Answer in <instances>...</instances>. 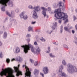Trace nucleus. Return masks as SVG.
<instances>
[{
	"mask_svg": "<svg viewBox=\"0 0 77 77\" xmlns=\"http://www.w3.org/2000/svg\"><path fill=\"white\" fill-rule=\"evenodd\" d=\"M34 45L37 46V45H38V43H37V42H34Z\"/></svg>",
	"mask_w": 77,
	"mask_h": 77,
	"instance_id": "f704fd0d",
	"label": "nucleus"
},
{
	"mask_svg": "<svg viewBox=\"0 0 77 77\" xmlns=\"http://www.w3.org/2000/svg\"><path fill=\"white\" fill-rule=\"evenodd\" d=\"M2 42L0 41V46H2Z\"/></svg>",
	"mask_w": 77,
	"mask_h": 77,
	"instance_id": "3c124183",
	"label": "nucleus"
},
{
	"mask_svg": "<svg viewBox=\"0 0 77 77\" xmlns=\"http://www.w3.org/2000/svg\"><path fill=\"white\" fill-rule=\"evenodd\" d=\"M12 1H14V0H11Z\"/></svg>",
	"mask_w": 77,
	"mask_h": 77,
	"instance_id": "052dcab7",
	"label": "nucleus"
},
{
	"mask_svg": "<svg viewBox=\"0 0 77 77\" xmlns=\"http://www.w3.org/2000/svg\"><path fill=\"white\" fill-rule=\"evenodd\" d=\"M49 56L51 57H55V56H54V55H53V54H52V53L50 54H49Z\"/></svg>",
	"mask_w": 77,
	"mask_h": 77,
	"instance_id": "c756f323",
	"label": "nucleus"
},
{
	"mask_svg": "<svg viewBox=\"0 0 77 77\" xmlns=\"http://www.w3.org/2000/svg\"><path fill=\"white\" fill-rule=\"evenodd\" d=\"M6 14L7 15H8L9 17H10L11 18L10 19V21H11V20H12V17H14V13L13 11L11 12V14H10V13L9 12L7 11L6 12Z\"/></svg>",
	"mask_w": 77,
	"mask_h": 77,
	"instance_id": "9d476101",
	"label": "nucleus"
},
{
	"mask_svg": "<svg viewBox=\"0 0 77 77\" xmlns=\"http://www.w3.org/2000/svg\"><path fill=\"white\" fill-rule=\"evenodd\" d=\"M41 9H42V14L43 15H44V18L45 17L47 16V14H46V11H47V8H45L44 7H42L41 8Z\"/></svg>",
	"mask_w": 77,
	"mask_h": 77,
	"instance_id": "6e6552de",
	"label": "nucleus"
},
{
	"mask_svg": "<svg viewBox=\"0 0 77 77\" xmlns=\"http://www.w3.org/2000/svg\"><path fill=\"white\" fill-rule=\"evenodd\" d=\"M30 61L31 62L32 64H33V63H34V61L32 59H30Z\"/></svg>",
	"mask_w": 77,
	"mask_h": 77,
	"instance_id": "473e14b6",
	"label": "nucleus"
},
{
	"mask_svg": "<svg viewBox=\"0 0 77 77\" xmlns=\"http://www.w3.org/2000/svg\"><path fill=\"white\" fill-rule=\"evenodd\" d=\"M0 58H2V57H3V54H2V53H0Z\"/></svg>",
	"mask_w": 77,
	"mask_h": 77,
	"instance_id": "37998d69",
	"label": "nucleus"
},
{
	"mask_svg": "<svg viewBox=\"0 0 77 77\" xmlns=\"http://www.w3.org/2000/svg\"><path fill=\"white\" fill-rule=\"evenodd\" d=\"M16 60L17 61H19V62H21L23 60V59L20 57L17 56L16 58Z\"/></svg>",
	"mask_w": 77,
	"mask_h": 77,
	"instance_id": "6ab92c4d",
	"label": "nucleus"
},
{
	"mask_svg": "<svg viewBox=\"0 0 77 77\" xmlns=\"http://www.w3.org/2000/svg\"><path fill=\"white\" fill-rule=\"evenodd\" d=\"M21 48H23V51L25 54L28 53V51L30 50V48H31L32 52L34 54H41V50L40 49V47L38 46H37L34 48L33 45L29 43L28 45H26L21 46Z\"/></svg>",
	"mask_w": 77,
	"mask_h": 77,
	"instance_id": "f257e3e1",
	"label": "nucleus"
},
{
	"mask_svg": "<svg viewBox=\"0 0 77 77\" xmlns=\"http://www.w3.org/2000/svg\"><path fill=\"white\" fill-rule=\"evenodd\" d=\"M58 75L59 77H68L66 74L64 72H59Z\"/></svg>",
	"mask_w": 77,
	"mask_h": 77,
	"instance_id": "ddd939ff",
	"label": "nucleus"
},
{
	"mask_svg": "<svg viewBox=\"0 0 77 77\" xmlns=\"http://www.w3.org/2000/svg\"><path fill=\"white\" fill-rule=\"evenodd\" d=\"M36 23V21H32L31 22V24H35Z\"/></svg>",
	"mask_w": 77,
	"mask_h": 77,
	"instance_id": "79ce46f5",
	"label": "nucleus"
},
{
	"mask_svg": "<svg viewBox=\"0 0 77 77\" xmlns=\"http://www.w3.org/2000/svg\"><path fill=\"white\" fill-rule=\"evenodd\" d=\"M6 62L7 63H9L10 62V59L9 58H7Z\"/></svg>",
	"mask_w": 77,
	"mask_h": 77,
	"instance_id": "7c9ffc66",
	"label": "nucleus"
},
{
	"mask_svg": "<svg viewBox=\"0 0 77 77\" xmlns=\"http://www.w3.org/2000/svg\"><path fill=\"white\" fill-rule=\"evenodd\" d=\"M63 2H65V0H63Z\"/></svg>",
	"mask_w": 77,
	"mask_h": 77,
	"instance_id": "13d9d810",
	"label": "nucleus"
},
{
	"mask_svg": "<svg viewBox=\"0 0 77 77\" xmlns=\"http://www.w3.org/2000/svg\"><path fill=\"white\" fill-rule=\"evenodd\" d=\"M43 71L45 74H47L48 73V68L45 67L43 68Z\"/></svg>",
	"mask_w": 77,
	"mask_h": 77,
	"instance_id": "9b49d317",
	"label": "nucleus"
},
{
	"mask_svg": "<svg viewBox=\"0 0 77 77\" xmlns=\"http://www.w3.org/2000/svg\"><path fill=\"white\" fill-rule=\"evenodd\" d=\"M72 33H73V34H74V33H75V31H74V30H72Z\"/></svg>",
	"mask_w": 77,
	"mask_h": 77,
	"instance_id": "49530a36",
	"label": "nucleus"
},
{
	"mask_svg": "<svg viewBox=\"0 0 77 77\" xmlns=\"http://www.w3.org/2000/svg\"><path fill=\"white\" fill-rule=\"evenodd\" d=\"M54 19L55 20H57V19L59 20L58 23L60 24L62 23L61 19H63V20H64L68 18L67 14H65L61 12V9L59 8L55 10V14L54 15Z\"/></svg>",
	"mask_w": 77,
	"mask_h": 77,
	"instance_id": "f03ea898",
	"label": "nucleus"
},
{
	"mask_svg": "<svg viewBox=\"0 0 77 77\" xmlns=\"http://www.w3.org/2000/svg\"><path fill=\"white\" fill-rule=\"evenodd\" d=\"M3 37L4 39H6L7 38V32H4Z\"/></svg>",
	"mask_w": 77,
	"mask_h": 77,
	"instance_id": "5701e85b",
	"label": "nucleus"
},
{
	"mask_svg": "<svg viewBox=\"0 0 77 77\" xmlns=\"http://www.w3.org/2000/svg\"><path fill=\"white\" fill-rule=\"evenodd\" d=\"M75 11H76V13H77V9H76Z\"/></svg>",
	"mask_w": 77,
	"mask_h": 77,
	"instance_id": "4d7b16f0",
	"label": "nucleus"
},
{
	"mask_svg": "<svg viewBox=\"0 0 77 77\" xmlns=\"http://www.w3.org/2000/svg\"><path fill=\"white\" fill-rule=\"evenodd\" d=\"M59 5L60 7V6H62L63 10V9L65 8V6H64V3H63V2H59Z\"/></svg>",
	"mask_w": 77,
	"mask_h": 77,
	"instance_id": "2eb2a0df",
	"label": "nucleus"
},
{
	"mask_svg": "<svg viewBox=\"0 0 77 77\" xmlns=\"http://www.w3.org/2000/svg\"><path fill=\"white\" fill-rule=\"evenodd\" d=\"M44 5L45 6H46V7H47L48 6V4L47 3H45L44 4Z\"/></svg>",
	"mask_w": 77,
	"mask_h": 77,
	"instance_id": "2f4dec72",
	"label": "nucleus"
},
{
	"mask_svg": "<svg viewBox=\"0 0 77 77\" xmlns=\"http://www.w3.org/2000/svg\"><path fill=\"white\" fill-rule=\"evenodd\" d=\"M12 20H11L10 22V23L11 24H12Z\"/></svg>",
	"mask_w": 77,
	"mask_h": 77,
	"instance_id": "6e6d98bb",
	"label": "nucleus"
},
{
	"mask_svg": "<svg viewBox=\"0 0 77 77\" xmlns=\"http://www.w3.org/2000/svg\"><path fill=\"white\" fill-rule=\"evenodd\" d=\"M3 33V32L2 31H0V35H2Z\"/></svg>",
	"mask_w": 77,
	"mask_h": 77,
	"instance_id": "603ef678",
	"label": "nucleus"
},
{
	"mask_svg": "<svg viewBox=\"0 0 77 77\" xmlns=\"http://www.w3.org/2000/svg\"><path fill=\"white\" fill-rule=\"evenodd\" d=\"M52 32H53V30H51V31H50L48 30L46 31V32L48 34H51Z\"/></svg>",
	"mask_w": 77,
	"mask_h": 77,
	"instance_id": "a878e982",
	"label": "nucleus"
},
{
	"mask_svg": "<svg viewBox=\"0 0 77 77\" xmlns=\"http://www.w3.org/2000/svg\"><path fill=\"white\" fill-rule=\"evenodd\" d=\"M52 43L53 44H55L56 45H58V43L56 44V42H53Z\"/></svg>",
	"mask_w": 77,
	"mask_h": 77,
	"instance_id": "c03bdc74",
	"label": "nucleus"
},
{
	"mask_svg": "<svg viewBox=\"0 0 77 77\" xmlns=\"http://www.w3.org/2000/svg\"><path fill=\"white\" fill-rule=\"evenodd\" d=\"M48 16H47V18H48Z\"/></svg>",
	"mask_w": 77,
	"mask_h": 77,
	"instance_id": "bf43d9fd",
	"label": "nucleus"
},
{
	"mask_svg": "<svg viewBox=\"0 0 77 77\" xmlns=\"http://www.w3.org/2000/svg\"><path fill=\"white\" fill-rule=\"evenodd\" d=\"M63 69V66L61 65L59 67V69L58 70L59 72H62V69Z\"/></svg>",
	"mask_w": 77,
	"mask_h": 77,
	"instance_id": "f3484780",
	"label": "nucleus"
},
{
	"mask_svg": "<svg viewBox=\"0 0 77 77\" xmlns=\"http://www.w3.org/2000/svg\"><path fill=\"white\" fill-rule=\"evenodd\" d=\"M51 10V8L50 7H48V11H50Z\"/></svg>",
	"mask_w": 77,
	"mask_h": 77,
	"instance_id": "a18cd8bd",
	"label": "nucleus"
},
{
	"mask_svg": "<svg viewBox=\"0 0 77 77\" xmlns=\"http://www.w3.org/2000/svg\"><path fill=\"white\" fill-rule=\"evenodd\" d=\"M40 75H42V77H44V73L41 72H40Z\"/></svg>",
	"mask_w": 77,
	"mask_h": 77,
	"instance_id": "58836bf2",
	"label": "nucleus"
},
{
	"mask_svg": "<svg viewBox=\"0 0 77 77\" xmlns=\"http://www.w3.org/2000/svg\"><path fill=\"white\" fill-rule=\"evenodd\" d=\"M15 12L16 13H18L19 12V10L18 8H16L15 10Z\"/></svg>",
	"mask_w": 77,
	"mask_h": 77,
	"instance_id": "ea45409f",
	"label": "nucleus"
},
{
	"mask_svg": "<svg viewBox=\"0 0 77 77\" xmlns=\"http://www.w3.org/2000/svg\"><path fill=\"white\" fill-rule=\"evenodd\" d=\"M14 21H15V22H16V21L15 20H14Z\"/></svg>",
	"mask_w": 77,
	"mask_h": 77,
	"instance_id": "680f3d73",
	"label": "nucleus"
},
{
	"mask_svg": "<svg viewBox=\"0 0 77 77\" xmlns=\"http://www.w3.org/2000/svg\"><path fill=\"white\" fill-rule=\"evenodd\" d=\"M33 9H34L33 11V12H38L40 11V7L39 6H36L34 7Z\"/></svg>",
	"mask_w": 77,
	"mask_h": 77,
	"instance_id": "f8f14e48",
	"label": "nucleus"
},
{
	"mask_svg": "<svg viewBox=\"0 0 77 77\" xmlns=\"http://www.w3.org/2000/svg\"><path fill=\"white\" fill-rule=\"evenodd\" d=\"M73 17L74 18L73 21H75V20L77 19V18H76V17L74 15H73Z\"/></svg>",
	"mask_w": 77,
	"mask_h": 77,
	"instance_id": "a19ab883",
	"label": "nucleus"
},
{
	"mask_svg": "<svg viewBox=\"0 0 77 77\" xmlns=\"http://www.w3.org/2000/svg\"><path fill=\"white\" fill-rule=\"evenodd\" d=\"M57 5H58L56 3H55L54 4L53 7L54 8H56L57 7Z\"/></svg>",
	"mask_w": 77,
	"mask_h": 77,
	"instance_id": "cd10ccee",
	"label": "nucleus"
},
{
	"mask_svg": "<svg viewBox=\"0 0 77 77\" xmlns=\"http://www.w3.org/2000/svg\"><path fill=\"white\" fill-rule=\"evenodd\" d=\"M53 25L52 26V28L53 30H55V29H57V22H55L53 23Z\"/></svg>",
	"mask_w": 77,
	"mask_h": 77,
	"instance_id": "dca6fc26",
	"label": "nucleus"
},
{
	"mask_svg": "<svg viewBox=\"0 0 77 77\" xmlns=\"http://www.w3.org/2000/svg\"><path fill=\"white\" fill-rule=\"evenodd\" d=\"M28 30L29 32H30V31L33 32V27L31 26H29L28 28Z\"/></svg>",
	"mask_w": 77,
	"mask_h": 77,
	"instance_id": "4be33fe9",
	"label": "nucleus"
},
{
	"mask_svg": "<svg viewBox=\"0 0 77 77\" xmlns=\"http://www.w3.org/2000/svg\"><path fill=\"white\" fill-rule=\"evenodd\" d=\"M38 65V61H35L34 63V65L35 66H36Z\"/></svg>",
	"mask_w": 77,
	"mask_h": 77,
	"instance_id": "4c0bfd02",
	"label": "nucleus"
},
{
	"mask_svg": "<svg viewBox=\"0 0 77 77\" xmlns=\"http://www.w3.org/2000/svg\"><path fill=\"white\" fill-rule=\"evenodd\" d=\"M34 74L35 75H38L39 74V70L37 69H35L34 71Z\"/></svg>",
	"mask_w": 77,
	"mask_h": 77,
	"instance_id": "aec40b11",
	"label": "nucleus"
},
{
	"mask_svg": "<svg viewBox=\"0 0 77 77\" xmlns=\"http://www.w3.org/2000/svg\"><path fill=\"white\" fill-rule=\"evenodd\" d=\"M74 38L75 39V40H77V37L76 36H75L74 37Z\"/></svg>",
	"mask_w": 77,
	"mask_h": 77,
	"instance_id": "864d4df0",
	"label": "nucleus"
},
{
	"mask_svg": "<svg viewBox=\"0 0 77 77\" xmlns=\"http://www.w3.org/2000/svg\"><path fill=\"white\" fill-rule=\"evenodd\" d=\"M75 27L76 29H77V24L75 26Z\"/></svg>",
	"mask_w": 77,
	"mask_h": 77,
	"instance_id": "5fc2aeb1",
	"label": "nucleus"
},
{
	"mask_svg": "<svg viewBox=\"0 0 77 77\" xmlns=\"http://www.w3.org/2000/svg\"><path fill=\"white\" fill-rule=\"evenodd\" d=\"M28 8L29 9H33L34 8L32 6V5H29Z\"/></svg>",
	"mask_w": 77,
	"mask_h": 77,
	"instance_id": "c85d7f7f",
	"label": "nucleus"
},
{
	"mask_svg": "<svg viewBox=\"0 0 77 77\" xmlns=\"http://www.w3.org/2000/svg\"><path fill=\"white\" fill-rule=\"evenodd\" d=\"M74 42L75 43V44L77 45V41H74Z\"/></svg>",
	"mask_w": 77,
	"mask_h": 77,
	"instance_id": "de8ad7c7",
	"label": "nucleus"
},
{
	"mask_svg": "<svg viewBox=\"0 0 77 77\" xmlns=\"http://www.w3.org/2000/svg\"><path fill=\"white\" fill-rule=\"evenodd\" d=\"M20 17L21 18H23L24 20H27L28 18L27 15L26 14V12L25 11H23L21 12L19 15Z\"/></svg>",
	"mask_w": 77,
	"mask_h": 77,
	"instance_id": "0eeeda50",
	"label": "nucleus"
},
{
	"mask_svg": "<svg viewBox=\"0 0 77 77\" xmlns=\"http://www.w3.org/2000/svg\"><path fill=\"white\" fill-rule=\"evenodd\" d=\"M48 51H46V53H50V47H48Z\"/></svg>",
	"mask_w": 77,
	"mask_h": 77,
	"instance_id": "393cba45",
	"label": "nucleus"
},
{
	"mask_svg": "<svg viewBox=\"0 0 77 77\" xmlns=\"http://www.w3.org/2000/svg\"><path fill=\"white\" fill-rule=\"evenodd\" d=\"M63 26L61 25L60 28V33H62L63 32Z\"/></svg>",
	"mask_w": 77,
	"mask_h": 77,
	"instance_id": "b1692460",
	"label": "nucleus"
},
{
	"mask_svg": "<svg viewBox=\"0 0 77 77\" xmlns=\"http://www.w3.org/2000/svg\"><path fill=\"white\" fill-rule=\"evenodd\" d=\"M26 41H28V42H30V38H28L26 39Z\"/></svg>",
	"mask_w": 77,
	"mask_h": 77,
	"instance_id": "09e8293b",
	"label": "nucleus"
},
{
	"mask_svg": "<svg viewBox=\"0 0 77 77\" xmlns=\"http://www.w3.org/2000/svg\"><path fill=\"white\" fill-rule=\"evenodd\" d=\"M14 73V70L11 68H6L5 70L2 71L0 73V75L2 76L3 75L6 76V77H15Z\"/></svg>",
	"mask_w": 77,
	"mask_h": 77,
	"instance_id": "7ed1b4c3",
	"label": "nucleus"
},
{
	"mask_svg": "<svg viewBox=\"0 0 77 77\" xmlns=\"http://www.w3.org/2000/svg\"><path fill=\"white\" fill-rule=\"evenodd\" d=\"M0 4L3 6L1 8L2 11H5V7L7 6V5L10 7H12L14 6L13 2L11 0H0Z\"/></svg>",
	"mask_w": 77,
	"mask_h": 77,
	"instance_id": "20e7f679",
	"label": "nucleus"
},
{
	"mask_svg": "<svg viewBox=\"0 0 77 77\" xmlns=\"http://www.w3.org/2000/svg\"><path fill=\"white\" fill-rule=\"evenodd\" d=\"M31 37V35L29 34H27L26 35V37L27 38H29Z\"/></svg>",
	"mask_w": 77,
	"mask_h": 77,
	"instance_id": "72a5a7b5",
	"label": "nucleus"
},
{
	"mask_svg": "<svg viewBox=\"0 0 77 77\" xmlns=\"http://www.w3.org/2000/svg\"><path fill=\"white\" fill-rule=\"evenodd\" d=\"M38 17V15L36 13V12L33 11L32 14V18H33L34 19H37Z\"/></svg>",
	"mask_w": 77,
	"mask_h": 77,
	"instance_id": "4468645a",
	"label": "nucleus"
},
{
	"mask_svg": "<svg viewBox=\"0 0 77 77\" xmlns=\"http://www.w3.org/2000/svg\"><path fill=\"white\" fill-rule=\"evenodd\" d=\"M68 20L67 19H66L65 21L64 22V24H65L66 23H68Z\"/></svg>",
	"mask_w": 77,
	"mask_h": 77,
	"instance_id": "e433bc0d",
	"label": "nucleus"
},
{
	"mask_svg": "<svg viewBox=\"0 0 77 77\" xmlns=\"http://www.w3.org/2000/svg\"><path fill=\"white\" fill-rule=\"evenodd\" d=\"M24 67H25L26 69V71L25 73V77H32L31 72L29 70V69L28 68V67L25 65H23V68H24Z\"/></svg>",
	"mask_w": 77,
	"mask_h": 77,
	"instance_id": "39448f33",
	"label": "nucleus"
},
{
	"mask_svg": "<svg viewBox=\"0 0 77 77\" xmlns=\"http://www.w3.org/2000/svg\"><path fill=\"white\" fill-rule=\"evenodd\" d=\"M63 47L64 48H68V46H67V45H65V44L63 45Z\"/></svg>",
	"mask_w": 77,
	"mask_h": 77,
	"instance_id": "c9c22d12",
	"label": "nucleus"
},
{
	"mask_svg": "<svg viewBox=\"0 0 77 77\" xmlns=\"http://www.w3.org/2000/svg\"><path fill=\"white\" fill-rule=\"evenodd\" d=\"M20 66V64H19L17 67L15 66L14 67V68L16 72V75L17 77H18L19 75H23L22 72L19 70V69Z\"/></svg>",
	"mask_w": 77,
	"mask_h": 77,
	"instance_id": "423d86ee",
	"label": "nucleus"
},
{
	"mask_svg": "<svg viewBox=\"0 0 77 77\" xmlns=\"http://www.w3.org/2000/svg\"><path fill=\"white\" fill-rule=\"evenodd\" d=\"M15 52L16 53H20V49L19 47H17L16 48Z\"/></svg>",
	"mask_w": 77,
	"mask_h": 77,
	"instance_id": "a211bd4d",
	"label": "nucleus"
},
{
	"mask_svg": "<svg viewBox=\"0 0 77 77\" xmlns=\"http://www.w3.org/2000/svg\"><path fill=\"white\" fill-rule=\"evenodd\" d=\"M64 29L65 31L68 32L69 33L71 32V30L70 29H72V27L71 26H65L64 27Z\"/></svg>",
	"mask_w": 77,
	"mask_h": 77,
	"instance_id": "1a4fd4ad",
	"label": "nucleus"
},
{
	"mask_svg": "<svg viewBox=\"0 0 77 77\" xmlns=\"http://www.w3.org/2000/svg\"><path fill=\"white\" fill-rule=\"evenodd\" d=\"M14 60H15V58H13L11 59L12 62H13Z\"/></svg>",
	"mask_w": 77,
	"mask_h": 77,
	"instance_id": "8fccbe9b",
	"label": "nucleus"
},
{
	"mask_svg": "<svg viewBox=\"0 0 77 77\" xmlns=\"http://www.w3.org/2000/svg\"><path fill=\"white\" fill-rule=\"evenodd\" d=\"M40 40H41L42 42H45L46 40L45 38L42 37L40 39Z\"/></svg>",
	"mask_w": 77,
	"mask_h": 77,
	"instance_id": "bb28decb",
	"label": "nucleus"
},
{
	"mask_svg": "<svg viewBox=\"0 0 77 77\" xmlns=\"http://www.w3.org/2000/svg\"><path fill=\"white\" fill-rule=\"evenodd\" d=\"M62 64L64 66L66 65V62L64 59L62 61Z\"/></svg>",
	"mask_w": 77,
	"mask_h": 77,
	"instance_id": "412c9836",
	"label": "nucleus"
}]
</instances>
